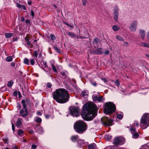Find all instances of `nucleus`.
<instances>
[{
	"label": "nucleus",
	"mask_w": 149,
	"mask_h": 149,
	"mask_svg": "<svg viewBox=\"0 0 149 149\" xmlns=\"http://www.w3.org/2000/svg\"><path fill=\"white\" fill-rule=\"evenodd\" d=\"M26 42H27V44L28 45H30L31 44V42H30V41L29 40L28 41H27Z\"/></svg>",
	"instance_id": "nucleus-64"
},
{
	"label": "nucleus",
	"mask_w": 149,
	"mask_h": 149,
	"mask_svg": "<svg viewBox=\"0 0 149 149\" xmlns=\"http://www.w3.org/2000/svg\"><path fill=\"white\" fill-rule=\"evenodd\" d=\"M116 38L118 40L121 41H123L124 39L122 38L121 37L119 36H116Z\"/></svg>",
	"instance_id": "nucleus-30"
},
{
	"label": "nucleus",
	"mask_w": 149,
	"mask_h": 149,
	"mask_svg": "<svg viewBox=\"0 0 149 149\" xmlns=\"http://www.w3.org/2000/svg\"><path fill=\"white\" fill-rule=\"evenodd\" d=\"M119 9L118 6H115L113 9V18L114 20L117 21L118 20Z\"/></svg>",
	"instance_id": "nucleus-11"
},
{
	"label": "nucleus",
	"mask_w": 149,
	"mask_h": 149,
	"mask_svg": "<svg viewBox=\"0 0 149 149\" xmlns=\"http://www.w3.org/2000/svg\"><path fill=\"white\" fill-rule=\"evenodd\" d=\"M22 5H21L20 4H17V6L19 8H22Z\"/></svg>",
	"instance_id": "nucleus-58"
},
{
	"label": "nucleus",
	"mask_w": 149,
	"mask_h": 149,
	"mask_svg": "<svg viewBox=\"0 0 149 149\" xmlns=\"http://www.w3.org/2000/svg\"><path fill=\"white\" fill-rule=\"evenodd\" d=\"M53 97L57 102L64 103L68 101L70 96L68 92L66 89L59 88L53 92Z\"/></svg>",
	"instance_id": "nucleus-2"
},
{
	"label": "nucleus",
	"mask_w": 149,
	"mask_h": 149,
	"mask_svg": "<svg viewBox=\"0 0 149 149\" xmlns=\"http://www.w3.org/2000/svg\"><path fill=\"white\" fill-rule=\"evenodd\" d=\"M51 66L52 67V69L53 70V71L55 72H57V71L56 70V67L53 64H52V65Z\"/></svg>",
	"instance_id": "nucleus-32"
},
{
	"label": "nucleus",
	"mask_w": 149,
	"mask_h": 149,
	"mask_svg": "<svg viewBox=\"0 0 149 149\" xmlns=\"http://www.w3.org/2000/svg\"><path fill=\"white\" fill-rule=\"evenodd\" d=\"M65 24H66L67 26H70V27L71 28H73V26L72 25H71L70 24H68V23H66V22H65Z\"/></svg>",
	"instance_id": "nucleus-47"
},
{
	"label": "nucleus",
	"mask_w": 149,
	"mask_h": 149,
	"mask_svg": "<svg viewBox=\"0 0 149 149\" xmlns=\"http://www.w3.org/2000/svg\"><path fill=\"white\" fill-rule=\"evenodd\" d=\"M47 86L48 87L50 88L52 86V84L50 83H48L47 84Z\"/></svg>",
	"instance_id": "nucleus-44"
},
{
	"label": "nucleus",
	"mask_w": 149,
	"mask_h": 149,
	"mask_svg": "<svg viewBox=\"0 0 149 149\" xmlns=\"http://www.w3.org/2000/svg\"><path fill=\"white\" fill-rule=\"evenodd\" d=\"M61 74L64 78H65L67 77L66 74L65 72H61Z\"/></svg>",
	"instance_id": "nucleus-29"
},
{
	"label": "nucleus",
	"mask_w": 149,
	"mask_h": 149,
	"mask_svg": "<svg viewBox=\"0 0 149 149\" xmlns=\"http://www.w3.org/2000/svg\"><path fill=\"white\" fill-rule=\"evenodd\" d=\"M25 40L26 41L29 40V37L27 35L25 37Z\"/></svg>",
	"instance_id": "nucleus-45"
},
{
	"label": "nucleus",
	"mask_w": 149,
	"mask_h": 149,
	"mask_svg": "<svg viewBox=\"0 0 149 149\" xmlns=\"http://www.w3.org/2000/svg\"><path fill=\"white\" fill-rule=\"evenodd\" d=\"M43 65H45V67L47 68V65L46 62L43 61Z\"/></svg>",
	"instance_id": "nucleus-49"
},
{
	"label": "nucleus",
	"mask_w": 149,
	"mask_h": 149,
	"mask_svg": "<svg viewBox=\"0 0 149 149\" xmlns=\"http://www.w3.org/2000/svg\"><path fill=\"white\" fill-rule=\"evenodd\" d=\"M94 43H98L99 42V40L97 38H95L94 40Z\"/></svg>",
	"instance_id": "nucleus-37"
},
{
	"label": "nucleus",
	"mask_w": 149,
	"mask_h": 149,
	"mask_svg": "<svg viewBox=\"0 0 149 149\" xmlns=\"http://www.w3.org/2000/svg\"><path fill=\"white\" fill-rule=\"evenodd\" d=\"M97 111L96 105L93 102L88 103L84 105L81 116L85 120H91L95 117Z\"/></svg>",
	"instance_id": "nucleus-1"
},
{
	"label": "nucleus",
	"mask_w": 149,
	"mask_h": 149,
	"mask_svg": "<svg viewBox=\"0 0 149 149\" xmlns=\"http://www.w3.org/2000/svg\"><path fill=\"white\" fill-rule=\"evenodd\" d=\"M132 138L134 139L137 138L139 136V134L137 132H132Z\"/></svg>",
	"instance_id": "nucleus-21"
},
{
	"label": "nucleus",
	"mask_w": 149,
	"mask_h": 149,
	"mask_svg": "<svg viewBox=\"0 0 149 149\" xmlns=\"http://www.w3.org/2000/svg\"><path fill=\"white\" fill-rule=\"evenodd\" d=\"M77 143L78 144L81 145L85 143V141L84 140L78 139L77 141Z\"/></svg>",
	"instance_id": "nucleus-22"
},
{
	"label": "nucleus",
	"mask_w": 149,
	"mask_h": 149,
	"mask_svg": "<svg viewBox=\"0 0 149 149\" xmlns=\"http://www.w3.org/2000/svg\"><path fill=\"white\" fill-rule=\"evenodd\" d=\"M70 113L73 117H78L79 116V108L75 106H72L69 109Z\"/></svg>",
	"instance_id": "nucleus-5"
},
{
	"label": "nucleus",
	"mask_w": 149,
	"mask_h": 149,
	"mask_svg": "<svg viewBox=\"0 0 149 149\" xmlns=\"http://www.w3.org/2000/svg\"><path fill=\"white\" fill-rule=\"evenodd\" d=\"M12 128L13 131H14L15 130V127L14 124L13 123H12Z\"/></svg>",
	"instance_id": "nucleus-53"
},
{
	"label": "nucleus",
	"mask_w": 149,
	"mask_h": 149,
	"mask_svg": "<svg viewBox=\"0 0 149 149\" xmlns=\"http://www.w3.org/2000/svg\"><path fill=\"white\" fill-rule=\"evenodd\" d=\"M92 98L94 101H97L99 102H104V99L102 96H99L95 94L92 95Z\"/></svg>",
	"instance_id": "nucleus-9"
},
{
	"label": "nucleus",
	"mask_w": 149,
	"mask_h": 149,
	"mask_svg": "<svg viewBox=\"0 0 149 149\" xmlns=\"http://www.w3.org/2000/svg\"><path fill=\"white\" fill-rule=\"evenodd\" d=\"M101 121L103 125L108 126L112 125L113 120L107 117H103L101 119Z\"/></svg>",
	"instance_id": "nucleus-8"
},
{
	"label": "nucleus",
	"mask_w": 149,
	"mask_h": 149,
	"mask_svg": "<svg viewBox=\"0 0 149 149\" xmlns=\"http://www.w3.org/2000/svg\"><path fill=\"white\" fill-rule=\"evenodd\" d=\"M53 47L57 52H58V53L60 52V51H59V49L57 47H56V46H53Z\"/></svg>",
	"instance_id": "nucleus-36"
},
{
	"label": "nucleus",
	"mask_w": 149,
	"mask_h": 149,
	"mask_svg": "<svg viewBox=\"0 0 149 149\" xmlns=\"http://www.w3.org/2000/svg\"><path fill=\"white\" fill-rule=\"evenodd\" d=\"M50 37L51 39L53 40H54L56 39L55 36L53 34H50Z\"/></svg>",
	"instance_id": "nucleus-31"
},
{
	"label": "nucleus",
	"mask_w": 149,
	"mask_h": 149,
	"mask_svg": "<svg viewBox=\"0 0 149 149\" xmlns=\"http://www.w3.org/2000/svg\"><path fill=\"white\" fill-rule=\"evenodd\" d=\"M104 53L106 54H109V52L108 50H107Z\"/></svg>",
	"instance_id": "nucleus-63"
},
{
	"label": "nucleus",
	"mask_w": 149,
	"mask_h": 149,
	"mask_svg": "<svg viewBox=\"0 0 149 149\" xmlns=\"http://www.w3.org/2000/svg\"><path fill=\"white\" fill-rule=\"evenodd\" d=\"M13 84V80H11L8 82L7 84V86L8 87H11Z\"/></svg>",
	"instance_id": "nucleus-26"
},
{
	"label": "nucleus",
	"mask_w": 149,
	"mask_h": 149,
	"mask_svg": "<svg viewBox=\"0 0 149 149\" xmlns=\"http://www.w3.org/2000/svg\"><path fill=\"white\" fill-rule=\"evenodd\" d=\"M146 38L148 40H149V31L147 33Z\"/></svg>",
	"instance_id": "nucleus-54"
},
{
	"label": "nucleus",
	"mask_w": 149,
	"mask_h": 149,
	"mask_svg": "<svg viewBox=\"0 0 149 149\" xmlns=\"http://www.w3.org/2000/svg\"><path fill=\"white\" fill-rule=\"evenodd\" d=\"M95 145V143L89 145L88 146V149H94Z\"/></svg>",
	"instance_id": "nucleus-23"
},
{
	"label": "nucleus",
	"mask_w": 149,
	"mask_h": 149,
	"mask_svg": "<svg viewBox=\"0 0 149 149\" xmlns=\"http://www.w3.org/2000/svg\"><path fill=\"white\" fill-rule=\"evenodd\" d=\"M19 113L21 116L24 117L28 115V112L27 111V109H22L19 112Z\"/></svg>",
	"instance_id": "nucleus-12"
},
{
	"label": "nucleus",
	"mask_w": 149,
	"mask_h": 149,
	"mask_svg": "<svg viewBox=\"0 0 149 149\" xmlns=\"http://www.w3.org/2000/svg\"><path fill=\"white\" fill-rule=\"evenodd\" d=\"M17 91H15L14 92L13 95L15 97H16L17 96Z\"/></svg>",
	"instance_id": "nucleus-56"
},
{
	"label": "nucleus",
	"mask_w": 149,
	"mask_h": 149,
	"mask_svg": "<svg viewBox=\"0 0 149 149\" xmlns=\"http://www.w3.org/2000/svg\"><path fill=\"white\" fill-rule=\"evenodd\" d=\"M31 15L33 17L34 16V13L32 10H31Z\"/></svg>",
	"instance_id": "nucleus-52"
},
{
	"label": "nucleus",
	"mask_w": 149,
	"mask_h": 149,
	"mask_svg": "<svg viewBox=\"0 0 149 149\" xmlns=\"http://www.w3.org/2000/svg\"><path fill=\"white\" fill-rule=\"evenodd\" d=\"M24 133L23 131L21 130H19L18 132V134L19 135H21Z\"/></svg>",
	"instance_id": "nucleus-35"
},
{
	"label": "nucleus",
	"mask_w": 149,
	"mask_h": 149,
	"mask_svg": "<svg viewBox=\"0 0 149 149\" xmlns=\"http://www.w3.org/2000/svg\"><path fill=\"white\" fill-rule=\"evenodd\" d=\"M123 117V115L120 114H118L117 115V118L118 119H121Z\"/></svg>",
	"instance_id": "nucleus-34"
},
{
	"label": "nucleus",
	"mask_w": 149,
	"mask_h": 149,
	"mask_svg": "<svg viewBox=\"0 0 149 149\" xmlns=\"http://www.w3.org/2000/svg\"><path fill=\"white\" fill-rule=\"evenodd\" d=\"M128 44L127 42H125L124 43L123 45L125 47H127V46H128Z\"/></svg>",
	"instance_id": "nucleus-55"
},
{
	"label": "nucleus",
	"mask_w": 149,
	"mask_h": 149,
	"mask_svg": "<svg viewBox=\"0 0 149 149\" xmlns=\"http://www.w3.org/2000/svg\"><path fill=\"white\" fill-rule=\"evenodd\" d=\"M82 3L83 5L85 6L86 5V3L87 2V0H82Z\"/></svg>",
	"instance_id": "nucleus-38"
},
{
	"label": "nucleus",
	"mask_w": 149,
	"mask_h": 149,
	"mask_svg": "<svg viewBox=\"0 0 149 149\" xmlns=\"http://www.w3.org/2000/svg\"><path fill=\"white\" fill-rule=\"evenodd\" d=\"M22 119L18 118L16 122V125L17 127H20L22 124Z\"/></svg>",
	"instance_id": "nucleus-13"
},
{
	"label": "nucleus",
	"mask_w": 149,
	"mask_h": 149,
	"mask_svg": "<svg viewBox=\"0 0 149 149\" xmlns=\"http://www.w3.org/2000/svg\"><path fill=\"white\" fill-rule=\"evenodd\" d=\"M17 107L18 108V109H20L21 108V104H20V103H17Z\"/></svg>",
	"instance_id": "nucleus-48"
},
{
	"label": "nucleus",
	"mask_w": 149,
	"mask_h": 149,
	"mask_svg": "<svg viewBox=\"0 0 149 149\" xmlns=\"http://www.w3.org/2000/svg\"><path fill=\"white\" fill-rule=\"evenodd\" d=\"M11 65L12 66L14 67L15 65V63L14 62H13L11 63Z\"/></svg>",
	"instance_id": "nucleus-59"
},
{
	"label": "nucleus",
	"mask_w": 149,
	"mask_h": 149,
	"mask_svg": "<svg viewBox=\"0 0 149 149\" xmlns=\"http://www.w3.org/2000/svg\"><path fill=\"white\" fill-rule=\"evenodd\" d=\"M88 92L86 91H84L82 92L81 94L83 97H85L88 95Z\"/></svg>",
	"instance_id": "nucleus-27"
},
{
	"label": "nucleus",
	"mask_w": 149,
	"mask_h": 149,
	"mask_svg": "<svg viewBox=\"0 0 149 149\" xmlns=\"http://www.w3.org/2000/svg\"><path fill=\"white\" fill-rule=\"evenodd\" d=\"M102 48H99L97 49L95 51L94 53L95 54H101L103 53V52L102 51Z\"/></svg>",
	"instance_id": "nucleus-16"
},
{
	"label": "nucleus",
	"mask_w": 149,
	"mask_h": 149,
	"mask_svg": "<svg viewBox=\"0 0 149 149\" xmlns=\"http://www.w3.org/2000/svg\"><path fill=\"white\" fill-rule=\"evenodd\" d=\"M21 102L23 105V109H27L26 105L27 104V103L26 101H25L24 100H22L21 101Z\"/></svg>",
	"instance_id": "nucleus-19"
},
{
	"label": "nucleus",
	"mask_w": 149,
	"mask_h": 149,
	"mask_svg": "<svg viewBox=\"0 0 149 149\" xmlns=\"http://www.w3.org/2000/svg\"><path fill=\"white\" fill-rule=\"evenodd\" d=\"M76 37L78 39L79 38L81 39H84L86 38V37H83L81 36H77Z\"/></svg>",
	"instance_id": "nucleus-39"
},
{
	"label": "nucleus",
	"mask_w": 149,
	"mask_h": 149,
	"mask_svg": "<svg viewBox=\"0 0 149 149\" xmlns=\"http://www.w3.org/2000/svg\"><path fill=\"white\" fill-rule=\"evenodd\" d=\"M74 127L77 133L82 134L86 130L87 126L84 121L79 120L74 123Z\"/></svg>",
	"instance_id": "nucleus-3"
},
{
	"label": "nucleus",
	"mask_w": 149,
	"mask_h": 149,
	"mask_svg": "<svg viewBox=\"0 0 149 149\" xmlns=\"http://www.w3.org/2000/svg\"><path fill=\"white\" fill-rule=\"evenodd\" d=\"M137 21H135L132 22L130 24L129 28L132 32H135L136 31L137 29Z\"/></svg>",
	"instance_id": "nucleus-10"
},
{
	"label": "nucleus",
	"mask_w": 149,
	"mask_h": 149,
	"mask_svg": "<svg viewBox=\"0 0 149 149\" xmlns=\"http://www.w3.org/2000/svg\"><path fill=\"white\" fill-rule=\"evenodd\" d=\"M141 124L143 125H147L148 127L149 125V113H146L143 116L141 120Z\"/></svg>",
	"instance_id": "nucleus-6"
},
{
	"label": "nucleus",
	"mask_w": 149,
	"mask_h": 149,
	"mask_svg": "<svg viewBox=\"0 0 149 149\" xmlns=\"http://www.w3.org/2000/svg\"><path fill=\"white\" fill-rule=\"evenodd\" d=\"M6 60L8 62H10L12 61V57L11 56L8 57L6 58Z\"/></svg>",
	"instance_id": "nucleus-28"
},
{
	"label": "nucleus",
	"mask_w": 149,
	"mask_h": 149,
	"mask_svg": "<svg viewBox=\"0 0 149 149\" xmlns=\"http://www.w3.org/2000/svg\"><path fill=\"white\" fill-rule=\"evenodd\" d=\"M34 120L37 123H40L42 122V119L41 118L37 116L35 118Z\"/></svg>",
	"instance_id": "nucleus-20"
},
{
	"label": "nucleus",
	"mask_w": 149,
	"mask_h": 149,
	"mask_svg": "<svg viewBox=\"0 0 149 149\" xmlns=\"http://www.w3.org/2000/svg\"><path fill=\"white\" fill-rule=\"evenodd\" d=\"M29 61L28 58H25L24 60V63L25 64L29 65Z\"/></svg>",
	"instance_id": "nucleus-33"
},
{
	"label": "nucleus",
	"mask_w": 149,
	"mask_h": 149,
	"mask_svg": "<svg viewBox=\"0 0 149 149\" xmlns=\"http://www.w3.org/2000/svg\"><path fill=\"white\" fill-rule=\"evenodd\" d=\"M12 149H17V147L15 146H13L12 148Z\"/></svg>",
	"instance_id": "nucleus-62"
},
{
	"label": "nucleus",
	"mask_w": 149,
	"mask_h": 149,
	"mask_svg": "<svg viewBox=\"0 0 149 149\" xmlns=\"http://www.w3.org/2000/svg\"><path fill=\"white\" fill-rule=\"evenodd\" d=\"M104 112L106 114L112 113L115 111L116 107L112 102H108L105 103Z\"/></svg>",
	"instance_id": "nucleus-4"
},
{
	"label": "nucleus",
	"mask_w": 149,
	"mask_h": 149,
	"mask_svg": "<svg viewBox=\"0 0 149 149\" xmlns=\"http://www.w3.org/2000/svg\"><path fill=\"white\" fill-rule=\"evenodd\" d=\"M40 130L38 132L40 133H41L42 132V128L41 127L40 128Z\"/></svg>",
	"instance_id": "nucleus-57"
},
{
	"label": "nucleus",
	"mask_w": 149,
	"mask_h": 149,
	"mask_svg": "<svg viewBox=\"0 0 149 149\" xmlns=\"http://www.w3.org/2000/svg\"><path fill=\"white\" fill-rule=\"evenodd\" d=\"M50 116V115L48 114H46L45 115V117L47 118H49Z\"/></svg>",
	"instance_id": "nucleus-60"
},
{
	"label": "nucleus",
	"mask_w": 149,
	"mask_h": 149,
	"mask_svg": "<svg viewBox=\"0 0 149 149\" xmlns=\"http://www.w3.org/2000/svg\"><path fill=\"white\" fill-rule=\"evenodd\" d=\"M13 33H6L5 35L6 38H9L13 36Z\"/></svg>",
	"instance_id": "nucleus-18"
},
{
	"label": "nucleus",
	"mask_w": 149,
	"mask_h": 149,
	"mask_svg": "<svg viewBox=\"0 0 149 149\" xmlns=\"http://www.w3.org/2000/svg\"><path fill=\"white\" fill-rule=\"evenodd\" d=\"M139 45L141 47L148 48L149 43H147L145 42H141L140 44Z\"/></svg>",
	"instance_id": "nucleus-17"
},
{
	"label": "nucleus",
	"mask_w": 149,
	"mask_h": 149,
	"mask_svg": "<svg viewBox=\"0 0 149 149\" xmlns=\"http://www.w3.org/2000/svg\"><path fill=\"white\" fill-rule=\"evenodd\" d=\"M125 142V139L122 137L115 138L113 139V143L116 146H120L124 143Z\"/></svg>",
	"instance_id": "nucleus-7"
},
{
	"label": "nucleus",
	"mask_w": 149,
	"mask_h": 149,
	"mask_svg": "<svg viewBox=\"0 0 149 149\" xmlns=\"http://www.w3.org/2000/svg\"><path fill=\"white\" fill-rule=\"evenodd\" d=\"M119 27L116 26V25H114L112 27L113 30L114 31H116L119 30Z\"/></svg>",
	"instance_id": "nucleus-25"
},
{
	"label": "nucleus",
	"mask_w": 149,
	"mask_h": 149,
	"mask_svg": "<svg viewBox=\"0 0 149 149\" xmlns=\"http://www.w3.org/2000/svg\"><path fill=\"white\" fill-rule=\"evenodd\" d=\"M21 8H22V9H23L24 10H25L26 9V8L25 6L23 5H22Z\"/></svg>",
	"instance_id": "nucleus-61"
},
{
	"label": "nucleus",
	"mask_w": 149,
	"mask_h": 149,
	"mask_svg": "<svg viewBox=\"0 0 149 149\" xmlns=\"http://www.w3.org/2000/svg\"><path fill=\"white\" fill-rule=\"evenodd\" d=\"M37 56H38V53H37V52H36V51H34L33 56H34L36 57H37Z\"/></svg>",
	"instance_id": "nucleus-40"
},
{
	"label": "nucleus",
	"mask_w": 149,
	"mask_h": 149,
	"mask_svg": "<svg viewBox=\"0 0 149 149\" xmlns=\"http://www.w3.org/2000/svg\"><path fill=\"white\" fill-rule=\"evenodd\" d=\"M91 84L94 86H97V84L95 82H91Z\"/></svg>",
	"instance_id": "nucleus-46"
},
{
	"label": "nucleus",
	"mask_w": 149,
	"mask_h": 149,
	"mask_svg": "<svg viewBox=\"0 0 149 149\" xmlns=\"http://www.w3.org/2000/svg\"><path fill=\"white\" fill-rule=\"evenodd\" d=\"M25 22L26 24H30V21L29 19H27L25 20Z\"/></svg>",
	"instance_id": "nucleus-51"
},
{
	"label": "nucleus",
	"mask_w": 149,
	"mask_h": 149,
	"mask_svg": "<svg viewBox=\"0 0 149 149\" xmlns=\"http://www.w3.org/2000/svg\"><path fill=\"white\" fill-rule=\"evenodd\" d=\"M130 130L131 132V133L132 132H135V129L134 128H130Z\"/></svg>",
	"instance_id": "nucleus-43"
},
{
	"label": "nucleus",
	"mask_w": 149,
	"mask_h": 149,
	"mask_svg": "<svg viewBox=\"0 0 149 149\" xmlns=\"http://www.w3.org/2000/svg\"><path fill=\"white\" fill-rule=\"evenodd\" d=\"M67 35L71 37H77V36L76 35L72 33L69 32L67 33Z\"/></svg>",
	"instance_id": "nucleus-24"
},
{
	"label": "nucleus",
	"mask_w": 149,
	"mask_h": 149,
	"mask_svg": "<svg viewBox=\"0 0 149 149\" xmlns=\"http://www.w3.org/2000/svg\"><path fill=\"white\" fill-rule=\"evenodd\" d=\"M79 138V136L78 135L72 136L71 139V140L75 142L77 140H78Z\"/></svg>",
	"instance_id": "nucleus-15"
},
{
	"label": "nucleus",
	"mask_w": 149,
	"mask_h": 149,
	"mask_svg": "<svg viewBox=\"0 0 149 149\" xmlns=\"http://www.w3.org/2000/svg\"><path fill=\"white\" fill-rule=\"evenodd\" d=\"M139 34L141 36V38L143 39L145 36V31L142 29H140L139 30Z\"/></svg>",
	"instance_id": "nucleus-14"
},
{
	"label": "nucleus",
	"mask_w": 149,
	"mask_h": 149,
	"mask_svg": "<svg viewBox=\"0 0 149 149\" xmlns=\"http://www.w3.org/2000/svg\"><path fill=\"white\" fill-rule=\"evenodd\" d=\"M115 83L116 85L118 86L120 85L119 82L118 80H117L115 82Z\"/></svg>",
	"instance_id": "nucleus-42"
},
{
	"label": "nucleus",
	"mask_w": 149,
	"mask_h": 149,
	"mask_svg": "<svg viewBox=\"0 0 149 149\" xmlns=\"http://www.w3.org/2000/svg\"><path fill=\"white\" fill-rule=\"evenodd\" d=\"M35 63V61L33 59H31L30 60V63L32 65H33Z\"/></svg>",
	"instance_id": "nucleus-41"
},
{
	"label": "nucleus",
	"mask_w": 149,
	"mask_h": 149,
	"mask_svg": "<svg viewBox=\"0 0 149 149\" xmlns=\"http://www.w3.org/2000/svg\"><path fill=\"white\" fill-rule=\"evenodd\" d=\"M37 146L36 145L33 144L32 145L31 148L33 149H35L36 148Z\"/></svg>",
	"instance_id": "nucleus-50"
}]
</instances>
